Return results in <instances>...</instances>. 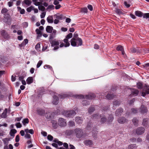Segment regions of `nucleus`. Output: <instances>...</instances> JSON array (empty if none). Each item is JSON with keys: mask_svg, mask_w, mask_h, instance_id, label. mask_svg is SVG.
Masks as SVG:
<instances>
[{"mask_svg": "<svg viewBox=\"0 0 149 149\" xmlns=\"http://www.w3.org/2000/svg\"><path fill=\"white\" fill-rule=\"evenodd\" d=\"M71 45L73 47H78L82 44V40L81 38H77V39L72 38L70 40Z\"/></svg>", "mask_w": 149, "mask_h": 149, "instance_id": "obj_1", "label": "nucleus"}, {"mask_svg": "<svg viewBox=\"0 0 149 149\" xmlns=\"http://www.w3.org/2000/svg\"><path fill=\"white\" fill-rule=\"evenodd\" d=\"M50 42L52 47L56 46L53 49L54 50H56L58 49L60 47L58 45H59V43L61 44V41L60 40H58L56 39L50 40Z\"/></svg>", "mask_w": 149, "mask_h": 149, "instance_id": "obj_2", "label": "nucleus"}, {"mask_svg": "<svg viewBox=\"0 0 149 149\" xmlns=\"http://www.w3.org/2000/svg\"><path fill=\"white\" fill-rule=\"evenodd\" d=\"M63 114L66 117H72L76 114V112L73 110L63 111Z\"/></svg>", "mask_w": 149, "mask_h": 149, "instance_id": "obj_3", "label": "nucleus"}, {"mask_svg": "<svg viewBox=\"0 0 149 149\" xmlns=\"http://www.w3.org/2000/svg\"><path fill=\"white\" fill-rule=\"evenodd\" d=\"M60 110H57L56 111H55L54 113H50L48 112V113H47L45 114V116L46 118L47 119H51L53 118L54 117V114L58 115L60 114Z\"/></svg>", "mask_w": 149, "mask_h": 149, "instance_id": "obj_4", "label": "nucleus"}, {"mask_svg": "<svg viewBox=\"0 0 149 149\" xmlns=\"http://www.w3.org/2000/svg\"><path fill=\"white\" fill-rule=\"evenodd\" d=\"M101 118V122L102 123H104L106 121L107 119L105 116L104 115H100L97 114H96L93 116L92 119H96Z\"/></svg>", "mask_w": 149, "mask_h": 149, "instance_id": "obj_5", "label": "nucleus"}, {"mask_svg": "<svg viewBox=\"0 0 149 149\" xmlns=\"http://www.w3.org/2000/svg\"><path fill=\"white\" fill-rule=\"evenodd\" d=\"M78 97V98L80 99L86 98L87 99H93L95 97V95L93 93H91L89 94L88 95H87L84 96L82 95H77V96L76 97Z\"/></svg>", "mask_w": 149, "mask_h": 149, "instance_id": "obj_6", "label": "nucleus"}, {"mask_svg": "<svg viewBox=\"0 0 149 149\" xmlns=\"http://www.w3.org/2000/svg\"><path fill=\"white\" fill-rule=\"evenodd\" d=\"M74 132L76 136L78 138H81L84 134L83 130L79 128H77L75 129L74 130Z\"/></svg>", "mask_w": 149, "mask_h": 149, "instance_id": "obj_7", "label": "nucleus"}, {"mask_svg": "<svg viewBox=\"0 0 149 149\" xmlns=\"http://www.w3.org/2000/svg\"><path fill=\"white\" fill-rule=\"evenodd\" d=\"M149 94V86L146 85H145L143 87V90L142 92V95L143 97H145L146 94Z\"/></svg>", "mask_w": 149, "mask_h": 149, "instance_id": "obj_8", "label": "nucleus"}, {"mask_svg": "<svg viewBox=\"0 0 149 149\" xmlns=\"http://www.w3.org/2000/svg\"><path fill=\"white\" fill-rule=\"evenodd\" d=\"M58 124L61 126L64 127L66 125V121L64 119L60 118L58 120Z\"/></svg>", "mask_w": 149, "mask_h": 149, "instance_id": "obj_9", "label": "nucleus"}, {"mask_svg": "<svg viewBox=\"0 0 149 149\" xmlns=\"http://www.w3.org/2000/svg\"><path fill=\"white\" fill-rule=\"evenodd\" d=\"M63 40L65 44L61 42V44H60V45H59L60 47H69L70 45V43L69 42L68 39H66L65 38Z\"/></svg>", "mask_w": 149, "mask_h": 149, "instance_id": "obj_10", "label": "nucleus"}, {"mask_svg": "<svg viewBox=\"0 0 149 149\" xmlns=\"http://www.w3.org/2000/svg\"><path fill=\"white\" fill-rule=\"evenodd\" d=\"M4 18V22L6 23H10L11 22V19L10 15L8 13H5L3 16Z\"/></svg>", "mask_w": 149, "mask_h": 149, "instance_id": "obj_11", "label": "nucleus"}, {"mask_svg": "<svg viewBox=\"0 0 149 149\" xmlns=\"http://www.w3.org/2000/svg\"><path fill=\"white\" fill-rule=\"evenodd\" d=\"M84 143L86 146L89 147H91L93 145V141L90 139H86L84 141Z\"/></svg>", "mask_w": 149, "mask_h": 149, "instance_id": "obj_12", "label": "nucleus"}, {"mask_svg": "<svg viewBox=\"0 0 149 149\" xmlns=\"http://www.w3.org/2000/svg\"><path fill=\"white\" fill-rule=\"evenodd\" d=\"M145 129L142 127H139L136 130V133L138 135H141L144 132Z\"/></svg>", "mask_w": 149, "mask_h": 149, "instance_id": "obj_13", "label": "nucleus"}, {"mask_svg": "<svg viewBox=\"0 0 149 149\" xmlns=\"http://www.w3.org/2000/svg\"><path fill=\"white\" fill-rule=\"evenodd\" d=\"M148 110L147 108L143 105H141L140 108V111L143 114H144L147 112Z\"/></svg>", "mask_w": 149, "mask_h": 149, "instance_id": "obj_14", "label": "nucleus"}, {"mask_svg": "<svg viewBox=\"0 0 149 149\" xmlns=\"http://www.w3.org/2000/svg\"><path fill=\"white\" fill-rule=\"evenodd\" d=\"M72 96V95L71 93H70L69 94L68 93V94L67 93H65L59 95V97L63 99L68 97L69 96L71 97Z\"/></svg>", "mask_w": 149, "mask_h": 149, "instance_id": "obj_15", "label": "nucleus"}, {"mask_svg": "<svg viewBox=\"0 0 149 149\" xmlns=\"http://www.w3.org/2000/svg\"><path fill=\"white\" fill-rule=\"evenodd\" d=\"M37 111L38 114L40 115H43L45 113V111L40 108H38L37 109Z\"/></svg>", "mask_w": 149, "mask_h": 149, "instance_id": "obj_16", "label": "nucleus"}, {"mask_svg": "<svg viewBox=\"0 0 149 149\" xmlns=\"http://www.w3.org/2000/svg\"><path fill=\"white\" fill-rule=\"evenodd\" d=\"M75 121L77 124H79L82 123L83 120L81 117L77 116L76 117Z\"/></svg>", "mask_w": 149, "mask_h": 149, "instance_id": "obj_17", "label": "nucleus"}, {"mask_svg": "<svg viewBox=\"0 0 149 149\" xmlns=\"http://www.w3.org/2000/svg\"><path fill=\"white\" fill-rule=\"evenodd\" d=\"M139 92V91L137 90L132 89L131 95L134 96H136L138 95Z\"/></svg>", "mask_w": 149, "mask_h": 149, "instance_id": "obj_18", "label": "nucleus"}, {"mask_svg": "<svg viewBox=\"0 0 149 149\" xmlns=\"http://www.w3.org/2000/svg\"><path fill=\"white\" fill-rule=\"evenodd\" d=\"M148 119L147 118L144 119L143 120L142 125L146 127H147L148 126Z\"/></svg>", "mask_w": 149, "mask_h": 149, "instance_id": "obj_19", "label": "nucleus"}, {"mask_svg": "<svg viewBox=\"0 0 149 149\" xmlns=\"http://www.w3.org/2000/svg\"><path fill=\"white\" fill-rule=\"evenodd\" d=\"M53 100L52 101V103L55 105L57 104L58 103V97L56 95H54L53 96Z\"/></svg>", "mask_w": 149, "mask_h": 149, "instance_id": "obj_20", "label": "nucleus"}, {"mask_svg": "<svg viewBox=\"0 0 149 149\" xmlns=\"http://www.w3.org/2000/svg\"><path fill=\"white\" fill-rule=\"evenodd\" d=\"M1 35L5 38L8 39L9 38V36L6 33V31L4 30H3L1 31Z\"/></svg>", "mask_w": 149, "mask_h": 149, "instance_id": "obj_21", "label": "nucleus"}, {"mask_svg": "<svg viewBox=\"0 0 149 149\" xmlns=\"http://www.w3.org/2000/svg\"><path fill=\"white\" fill-rule=\"evenodd\" d=\"M123 111V109L121 108H120L116 111L115 113L116 116H119L121 115V113Z\"/></svg>", "mask_w": 149, "mask_h": 149, "instance_id": "obj_22", "label": "nucleus"}, {"mask_svg": "<svg viewBox=\"0 0 149 149\" xmlns=\"http://www.w3.org/2000/svg\"><path fill=\"white\" fill-rule=\"evenodd\" d=\"M118 122L121 124H123L127 122V120L124 117H120L118 120Z\"/></svg>", "mask_w": 149, "mask_h": 149, "instance_id": "obj_23", "label": "nucleus"}, {"mask_svg": "<svg viewBox=\"0 0 149 149\" xmlns=\"http://www.w3.org/2000/svg\"><path fill=\"white\" fill-rule=\"evenodd\" d=\"M47 20L48 23H52L53 22V16L52 15H50L47 18Z\"/></svg>", "mask_w": 149, "mask_h": 149, "instance_id": "obj_24", "label": "nucleus"}, {"mask_svg": "<svg viewBox=\"0 0 149 149\" xmlns=\"http://www.w3.org/2000/svg\"><path fill=\"white\" fill-rule=\"evenodd\" d=\"M7 109H5L4 111L2 113L1 115V118H6L7 117Z\"/></svg>", "mask_w": 149, "mask_h": 149, "instance_id": "obj_25", "label": "nucleus"}, {"mask_svg": "<svg viewBox=\"0 0 149 149\" xmlns=\"http://www.w3.org/2000/svg\"><path fill=\"white\" fill-rule=\"evenodd\" d=\"M54 18L58 20H61L63 19V15L59 13L57 14L54 15Z\"/></svg>", "mask_w": 149, "mask_h": 149, "instance_id": "obj_26", "label": "nucleus"}, {"mask_svg": "<svg viewBox=\"0 0 149 149\" xmlns=\"http://www.w3.org/2000/svg\"><path fill=\"white\" fill-rule=\"evenodd\" d=\"M46 29L47 32L50 33L52 32L53 28L51 26H47Z\"/></svg>", "mask_w": 149, "mask_h": 149, "instance_id": "obj_27", "label": "nucleus"}, {"mask_svg": "<svg viewBox=\"0 0 149 149\" xmlns=\"http://www.w3.org/2000/svg\"><path fill=\"white\" fill-rule=\"evenodd\" d=\"M26 81L27 83L28 84H29L32 83L33 82V77H28Z\"/></svg>", "mask_w": 149, "mask_h": 149, "instance_id": "obj_28", "label": "nucleus"}, {"mask_svg": "<svg viewBox=\"0 0 149 149\" xmlns=\"http://www.w3.org/2000/svg\"><path fill=\"white\" fill-rule=\"evenodd\" d=\"M135 15L139 17H141L143 16V14L139 11H136L135 12Z\"/></svg>", "mask_w": 149, "mask_h": 149, "instance_id": "obj_29", "label": "nucleus"}, {"mask_svg": "<svg viewBox=\"0 0 149 149\" xmlns=\"http://www.w3.org/2000/svg\"><path fill=\"white\" fill-rule=\"evenodd\" d=\"M131 51L133 53L137 52L138 53H140V51L138 49H136L134 48H132L130 49Z\"/></svg>", "mask_w": 149, "mask_h": 149, "instance_id": "obj_30", "label": "nucleus"}, {"mask_svg": "<svg viewBox=\"0 0 149 149\" xmlns=\"http://www.w3.org/2000/svg\"><path fill=\"white\" fill-rule=\"evenodd\" d=\"M10 140V139L8 138H6L2 139V141L4 144L7 145L9 141Z\"/></svg>", "mask_w": 149, "mask_h": 149, "instance_id": "obj_31", "label": "nucleus"}, {"mask_svg": "<svg viewBox=\"0 0 149 149\" xmlns=\"http://www.w3.org/2000/svg\"><path fill=\"white\" fill-rule=\"evenodd\" d=\"M113 119V118L112 115H109L108 118V119L107 120V122L108 123H111Z\"/></svg>", "mask_w": 149, "mask_h": 149, "instance_id": "obj_32", "label": "nucleus"}, {"mask_svg": "<svg viewBox=\"0 0 149 149\" xmlns=\"http://www.w3.org/2000/svg\"><path fill=\"white\" fill-rule=\"evenodd\" d=\"M17 9L20 12L21 14H24L25 13V10L24 9H22L20 7H17Z\"/></svg>", "mask_w": 149, "mask_h": 149, "instance_id": "obj_33", "label": "nucleus"}, {"mask_svg": "<svg viewBox=\"0 0 149 149\" xmlns=\"http://www.w3.org/2000/svg\"><path fill=\"white\" fill-rule=\"evenodd\" d=\"M139 120L136 118H134L132 120V122L135 126H137L138 124Z\"/></svg>", "mask_w": 149, "mask_h": 149, "instance_id": "obj_34", "label": "nucleus"}, {"mask_svg": "<svg viewBox=\"0 0 149 149\" xmlns=\"http://www.w3.org/2000/svg\"><path fill=\"white\" fill-rule=\"evenodd\" d=\"M38 1V0H32L34 4L36 6L40 5L42 4V3Z\"/></svg>", "mask_w": 149, "mask_h": 149, "instance_id": "obj_35", "label": "nucleus"}, {"mask_svg": "<svg viewBox=\"0 0 149 149\" xmlns=\"http://www.w3.org/2000/svg\"><path fill=\"white\" fill-rule=\"evenodd\" d=\"M24 131L26 133H29L31 134H33L34 133V131L33 129L29 130L28 129H25Z\"/></svg>", "mask_w": 149, "mask_h": 149, "instance_id": "obj_36", "label": "nucleus"}, {"mask_svg": "<svg viewBox=\"0 0 149 149\" xmlns=\"http://www.w3.org/2000/svg\"><path fill=\"white\" fill-rule=\"evenodd\" d=\"M17 131L15 129H12L11 130L10 134L11 136H14V134Z\"/></svg>", "mask_w": 149, "mask_h": 149, "instance_id": "obj_37", "label": "nucleus"}, {"mask_svg": "<svg viewBox=\"0 0 149 149\" xmlns=\"http://www.w3.org/2000/svg\"><path fill=\"white\" fill-rule=\"evenodd\" d=\"M74 133V130H68L66 132V134L68 135H70Z\"/></svg>", "mask_w": 149, "mask_h": 149, "instance_id": "obj_38", "label": "nucleus"}, {"mask_svg": "<svg viewBox=\"0 0 149 149\" xmlns=\"http://www.w3.org/2000/svg\"><path fill=\"white\" fill-rule=\"evenodd\" d=\"M23 2L25 4L28 6H30L31 3V0H24L23 1Z\"/></svg>", "mask_w": 149, "mask_h": 149, "instance_id": "obj_39", "label": "nucleus"}, {"mask_svg": "<svg viewBox=\"0 0 149 149\" xmlns=\"http://www.w3.org/2000/svg\"><path fill=\"white\" fill-rule=\"evenodd\" d=\"M120 104V102L119 101H115L113 102V109H115L116 108L115 107V106H118Z\"/></svg>", "mask_w": 149, "mask_h": 149, "instance_id": "obj_40", "label": "nucleus"}, {"mask_svg": "<svg viewBox=\"0 0 149 149\" xmlns=\"http://www.w3.org/2000/svg\"><path fill=\"white\" fill-rule=\"evenodd\" d=\"M68 125L70 127H72L75 125L74 121H70L68 123Z\"/></svg>", "mask_w": 149, "mask_h": 149, "instance_id": "obj_41", "label": "nucleus"}, {"mask_svg": "<svg viewBox=\"0 0 149 149\" xmlns=\"http://www.w3.org/2000/svg\"><path fill=\"white\" fill-rule=\"evenodd\" d=\"M136 147V145L135 144H131L129 145L128 147V149H133Z\"/></svg>", "mask_w": 149, "mask_h": 149, "instance_id": "obj_42", "label": "nucleus"}, {"mask_svg": "<svg viewBox=\"0 0 149 149\" xmlns=\"http://www.w3.org/2000/svg\"><path fill=\"white\" fill-rule=\"evenodd\" d=\"M38 6V8L39 10H41L42 12L44 11L45 10V8L44 6L41 5H40Z\"/></svg>", "mask_w": 149, "mask_h": 149, "instance_id": "obj_43", "label": "nucleus"}, {"mask_svg": "<svg viewBox=\"0 0 149 149\" xmlns=\"http://www.w3.org/2000/svg\"><path fill=\"white\" fill-rule=\"evenodd\" d=\"M116 13L119 15H120L123 14L122 10L116 8L115 10Z\"/></svg>", "mask_w": 149, "mask_h": 149, "instance_id": "obj_44", "label": "nucleus"}, {"mask_svg": "<svg viewBox=\"0 0 149 149\" xmlns=\"http://www.w3.org/2000/svg\"><path fill=\"white\" fill-rule=\"evenodd\" d=\"M52 126L54 128H57V123L56 121H53L52 122Z\"/></svg>", "mask_w": 149, "mask_h": 149, "instance_id": "obj_45", "label": "nucleus"}, {"mask_svg": "<svg viewBox=\"0 0 149 149\" xmlns=\"http://www.w3.org/2000/svg\"><path fill=\"white\" fill-rule=\"evenodd\" d=\"M82 103L84 106H86L89 104V102L86 100H83Z\"/></svg>", "mask_w": 149, "mask_h": 149, "instance_id": "obj_46", "label": "nucleus"}, {"mask_svg": "<svg viewBox=\"0 0 149 149\" xmlns=\"http://www.w3.org/2000/svg\"><path fill=\"white\" fill-rule=\"evenodd\" d=\"M106 97L107 99L111 100L113 98V95L112 94H108L107 95Z\"/></svg>", "mask_w": 149, "mask_h": 149, "instance_id": "obj_47", "label": "nucleus"}, {"mask_svg": "<svg viewBox=\"0 0 149 149\" xmlns=\"http://www.w3.org/2000/svg\"><path fill=\"white\" fill-rule=\"evenodd\" d=\"M94 110V108L93 107H91L89 108L88 112L90 113H92Z\"/></svg>", "mask_w": 149, "mask_h": 149, "instance_id": "obj_48", "label": "nucleus"}, {"mask_svg": "<svg viewBox=\"0 0 149 149\" xmlns=\"http://www.w3.org/2000/svg\"><path fill=\"white\" fill-rule=\"evenodd\" d=\"M40 42L38 43L35 46V49L37 51H39L40 48Z\"/></svg>", "mask_w": 149, "mask_h": 149, "instance_id": "obj_49", "label": "nucleus"}, {"mask_svg": "<svg viewBox=\"0 0 149 149\" xmlns=\"http://www.w3.org/2000/svg\"><path fill=\"white\" fill-rule=\"evenodd\" d=\"M72 37V34L71 33H69L66 36L65 38L67 39H69Z\"/></svg>", "mask_w": 149, "mask_h": 149, "instance_id": "obj_50", "label": "nucleus"}, {"mask_svg": "<svg viewBox=\"0 0 149 149\" xmlns=\"http://www.w3.org/2000/svg\"><path fill=\"white\" fill-rule=\"evenodd\" d=\"M34 9V7L33 6H31L30 7L27 8L26 9V10L28 12H31L32 10H33Z\"/></svg>", "mask_w": 149, "mask_h": 149, "instance_id": "obj_51", "label": "nucleus"}, {"mask_svg": "<svg viewBox=\"0 0 149 149\" xmlns=\"http://www.w3.org/2000/svg\"><path fill=\"white\" fill-rule=\"evenodd\" d=\"M29 122V120L28 118H25L23 120L22 122L23 125H25V124L28 123Z\"/></svg>", "mask_w": 149, "mask_h": 149, "instance_id": "obj_52", "label": "nucleus"}, {"mask_svg": "<svg viewBox=\"0 0 149 149\" xmlns=\"http://www.w3.org/2000/svg\"><path fill=\"white\" fill-rule=\"evenodd\" d=\"M8 11V10L6 8H4L2 9L1 11V13L2 14L6 13Z\"/></svg>", "mask_w": 149, "mask_h": 149, "instance_id": "obj_53", "label": "nucleus"}, {"mask_svg": "<svg viewBox=\"0 0 149 149\" xmlns=\"http://www.w3.org/2000/svg\"><path fill=\"white\" fill-rule=\"evenodd\" d=\"M137 87L139 89H141L142 87V84L141 82L137 83Z\"/></svg>", "mask_w": 149, "mask_h": 149, "instance_id": "obj_54", "label": "nucleus"}, {"mask_svg": "<svg viewBox=\"0 0 149 149\" xmlns=\"http://www.w3.org/2000/svg\"><path fill=\"white\" fill-rule=\"evenodd\" d=\"M42 63V61H39L37 64V68H39L41 66Z\"/></svg>", "mask_w": 149, "mask_h": 149, "instance_id": "obj_55", "label": "nucleus"}, {"mask_svg": "<svg viewBox=\"0 0 149 149\" xmlns=\"http://www.w3.org/2000/svg\"><path fill=\"white\" fill-rule=\"evenodd\" d=\"M132 113L134 114L137 113L138 111V109H137L133 108L131 109Z\"/></svg>", "mask_w": 149, "mask_h": 149, "instance_id": "obj_56", "label": "nucleus"}, {"mask_svg": "<svg viewBox=\"0 0 149 149\" xmlns=\"http://www.w3.org/2000/svg\"><path fill=\"white\" fill-rule=\"evenodd\" d=\"M116 49L117 50H120L121 51L122 50H123L124 49H123V47L120 45L118 46H117L116 48Z\"/></svg>", "mask_w": 149, "mask_h": 149, "instance_id": "obj_57", "label": "nucleus"}, {"mask_svg": "<svg viewBox=\"0 0 149 149\" xmlns=\"http://www.w3.org/2000/svg\"><path fill=\"white\" fill-rule=\"evenodd\" d=\"M143 17L144 18H149V13H144L143 15Z\"/></svg>", "mask_w": 149, "mask_h": 149, "instance_id": "obj_58", "label": "nucleus"}, {"mask_svg": "<svg viewBox=\"0 0 149 149\" xmlns=\"http://www.w3.org/2000/svg\"><path fill=\"white\" fill-rule=\"evenodd\" d=\"M36 33L38 35H41L42 33L41 31L39 30V29H37L36 30Z\"/></svg>", "mask_w": 149, "mask_h": 149, "instance_id": "obj_59", "label": "nucleus"}, {"mask_svg": "<svg viewBox=\"0 0 149 149\" xmlns=\"http://www.w3.org/2000/svg\"><path fill=\"white\" fill-rule=\"evenodd\" d=\"M47 139L49 140L52 141L53 140V137L50 135H49L47 136Z\"/></svg>", "mask_w": 149, "mask_h": 149, "instance_id": "obj_60", "label": "nucleus"}, {"mask_svg": "<svg viewBox=\"0 0 149 149\" xmlns=\"http://www.w3.org/2000/svg\"><path fill=\"white\" fill-rule=\"evenodd\" d=\"M54 6L52 5H49L47 8V9H54Z\"/></svg>", "mask_w": 149, "mask_h": 149, "instance_id": "obj_61", "label": "nucleus"}, {"mask_svg": "<svg viewBox=\"0 0 149 149\" xmlns=\"http://www.w3.org/2000/svg\"><path fill=\"white\" fill-rule=\"evenodd\" d=\"M88 10L87 8H83L81 9V11L82 12L84 13H86L87 12Z\"/></svg>", "mask_w": 149, "mask_h": 149, "instance_id": "obj_62", "label": "nucleus"}, {"mask_svg": "<svg viewBox=\"0 0 149 149\" xmlns=\"http://www.w3.org/2000/svg\"><path fill=\"white\" fill-rule=\"evenodd\" d=\"M15 125L17 128H20L22 126L21 124L19 122L16 123Z\"/></svg>", "mask_w": 149, "mask_h": 149, "instance_id": "obj_63", "label": "nucleus"}, {"mask_svg": "<svg viewBox=\"0 0 149 149\" xmlns=\"http://www.w3.org/2000/svg\"><path fill=\"white\" fill-rule=\"evenodd\" d=\"M75 147L73 145L70 144L69 145V148H67V149H75Z\"/></svg>", "mask_w": 149, "mask_h": 149, "instance_id": "obj_64", "label": "nucleus"}]
</instances>
